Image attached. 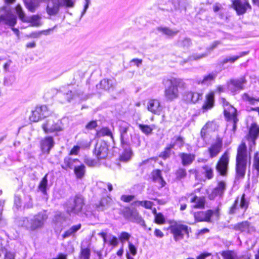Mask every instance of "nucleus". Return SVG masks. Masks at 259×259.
I'll list each match as a JSON object with an SVG mask.
<instances>
[{
  "instance_id": "1",
  "label": "nucleus",
  "mask_w": 259,
  "mask_h": 259,
  "mask_svg": "<svg viewBox=\"0 0 259 259\" xmlns=\"http://www.w3.org/2000/svg\"><path fill=\"white\" fill-rule=\"evenodd\" d=\"M48 215L46 211H41L32 217H21L17 221L18 226L23 227L29 232H33L42 228Z\"/></svg>"
},
{
  "instance_id": "2",
  "label": "nucleus",
  "mask_w": 259,
  "mask_h": 259,
  "mask_svg": "<svg viewBox=\"0 0 259 259\" xmlns=\"http://www.w3.org/2000/svg\"><path fill=\"white\" fill-rule=\"evenodd\" d=\"M247 147L244 142H242L238 146L236 158V178L239 179L244 178L247 166Z\"/></svg>"
},
{
  "instance_id": "3",
  "label": "nucleus",
  "mask_w": 259,
  "mask_h": 259,
  "mask_svg": "<svg viewBox=\"0 0 259 259\" xmlns=\"http://www.w3.org/2000/svg\"><path fill=\"white\" fill-rule=\"evenodd\" d=\"M84 198L80 194L70 197L64 204L66 212L69 215H78L82 211L84 204Z\"/></svg>"
},
{
  "instance_id": "4",
  "label": "nucleus",
  "mask_w": 259,
  "mask_h": 259,
  "mask_svg": "<svg viewBox=\"0 0 259 259\" xmlns=\"http://www.w3.org/2000/svg\"><path fill=\"white\" fill-rule=\"evenodd\" d=\"M222 102L224 106L225 117L229 122L227 126L228 127L231 126V130L234 133L236 131V123L238 120L237 117V110L225 99H222Z\"/></svg>"
},
{
  "instance_id": "5",
  "label": "nucleus",
  "mask_w": 259,
  "mask_h": 259,
  "mask_svg": "<svg viewBox=\"0 0 259 259\" xmlns=\"http://www.w3.org/2000/svg\"><path fill=\"white\" fill-rule=\"evenodd\" d=\"M168 81L169 85L165 88L164 96L167 101H172L179 97L178 88H184L185 83L180 79H170Z\"/></svg>"
},
{
  "instance_id": "6",
  "label": "nucleus",
  "mask_w": 259,
  "mask_h": 259,
  "mask_svg": "<svg viewBox=\"0 0 259 259\" xmlns=\"http://www.w3.org/2000/svg\"><path fill=\"white\" fill-rule=\"evenodd\" d=\"M74 0H51L47 3L46 12L50 16H55L58 14L60 8H73L74 6Z\"/></svg>"
},
{
  "instance_id": "7",
  "label": "nucleus",
  "mask_w": 259,
  "mask_h": 259,
  "mask_svg": "<svg viewBox=\"0 0 259 259\" xmlns=\"http://www.w3.org/2000/svg\"><path fill=\"white\" fill-rule=\"evenodd\" d=\"M41 127L46 134L60 132L63 130L62 120L54 116H51L44 121Z\"/></svg>"
},
{
  "instance_id": "8",
  "label": "nucleus",
  "mask_w": 259,
  "mask_h": 259,
  "mask_svg": "<svg viewBox=\"0 0 259 259\" xmlns=\"http://www.w3.org/2000/svg\"><path fill=\"white\" fill-rule=\"evenodd\" d=\"M123 215L125 219L137 223L143 227L144 229H146V225L145 221L136 209L126 207L123 210Z\"/></svg>"
},
{
  "instance_id": "9",
  "label": "nucleus",
  "mask_w": 259,
  "mask_h": 259,
  "mask_svg": "<svg viewBox=\"0 0 259 259\" xmlns=\"http://www.w3.org/2000/svg\"><path fill=\"white\" fill-rule=\"evenodd\" d=\"M191 228H189L186 225L177 223L171 225L170 226V232L172 234L174 239L176 241L182 240L185 235L189 237V230Z\"/></svg>"
},
{
  "instance_id": "10",
  "label": "nucleus",
  "mask_w": 259,
  "mask_h": 259,
  "mask_svg": "<svg viewBox=\"0 0 259 259\" xmlns=\"http://www.w3.org/2000/svg\"><path fill=\"white\" fill-rule=\"evenodd\" d=\"M131 125L125 121H121L118 125V130L120 134V140L122 147H127L130 145V138L132 135L128 134Z\"/></svg>"
},
{
  "instance_id": "11",
  "label": "nucleus",
  "mask_w": 259,
  "mask_h": 259,
  "mask_svg": "<svg viewBox=\"0 0 259 259\" xmlns=\"http://www.w3.org/2000/svg\"><path fill=\"white\" fill-rule=\"evenodd\" d=\"M246 80L244 77L231 79L227 82V88L233 95L238 93L244 89Z\"/></svg>"
},
{
  "instance_id": "12",
  "label": "nucleus",
  "mask_w": 259,
  "mask_h": 259,
  "mask_svg": "<svg viewBox=\"0 0 259 259\" xmlns=\"http://www.w3.org/2000/svg\"><path fill=\"white\" fill-rule=\"evenodd\" d=\"M16 11L19 18L23 22L30 23L32 26H38L40 25V17L38 15H33L30 17H27L23 11L21 6L18 5L16 7Z\"/></svg>"
},
{
  "instance_id": "13",
  "label": "nucleus",
  "mask_w": 259,
  "mask_h": 259,
  "mask_svg": "<svg viewBox=\"0 0 259 259\" xmlns=\"http://www.w3.org/2000/svg\"><path fill=\"white\" fill-rule=\"evenodd\" d=\"M229 155L225 152L220 158L216 165V169L222 176H225L227 172L229 164Z\"/></svg>"
},
{
  "instance_id": "14",
  "label": "nucleus",
  "mask_w": 259,
  "mask_h": 259,
  "mask_svg": "<svg viewBox=\"0 0 259 259\" xmlns=\"http://www.w3.org/2000/svg\"><path fill=\"white\" fill-rule=\"evenodd\" d=\"M108 146L105 142H98L95 148L94 154L99 159L105 158L108 155Z\"/></svg>"
},
{
  "instance_id": "15",
  "label": "nucleus",
  "mask_w": 259,
  "mask_h": 259,
  "mask_svg": "<svg viewBox=\"0 0 259 259\" xmlns=\"http://www.w3.org/2000/svg\"><path fill=\"white\" fill-rule=\"evenodd\" d=\"M233 6L238 15H242L246 12L248 9H251V6L248 2L245 1L234 0Z\"/></svg>"
},
{
  "instance_id": "16",
  "label": "nucleus",
  "mask_w": 259,
  "mask_h": 259,
  "mask_svg": "<svg viewBox=\"0 0 259 259\" xmlns=\"http://www.w3.org/2000/svg\"><path fill=\"white\" fill-rule=\"evenodd\" d=\"M54 145V139L51 136L46 137L40 141V149L43 153L49 154Z\"/></svg>"
},
{
  "instance_id": "17",
  "label": "nucleus",
  "mask_w": 259,
  "mask_h": 259,
  "mask_svg": "<svg viewBox=\"0 0 259 259\" xmlns=\"http://www.w3.org/2000/svg\"><path fill=\"white\" fill-rule=\"evenodd\" d=\"M223 146L222 139L218 138L208 149L209 156L211 158L215 157L221 152Z\"/></svg>"
},
{
  "instance_id": "18",
  "label": "nucleus",
  "mask_w": 259,
  "mask_h": 259,
  "mask_svg": "<svg viewBox=\"0 0 259 259\" xmlns=\"http://www.w3.org/2000/svg\"><path fill=\"white\" fill-rule=\"evenodd\" d=\"M213 213V212L212 210H208L206 211H199L194 212L193 215L195 221L197 222H209Z\"/></svg>"
},
{
  "instance_id": "19",
  "label": "nucleus",
  "mask_w": 259,
  "mask_h": 259,
  "mask_svg": "<svg viewBox=\"0 0 259 259\" xmlns=\"http://www.w3.org/2000/svg\"><path fill=\"white\" fill-rule=\"evenodd\" d=\"M61 92L63 93L66 100L68 102H70L71 100L75 99L77 98H80L83 93L80 89L71 91L67 90L65 87H63L62 88Z\"/></svg>"
},
{
  "instance_id": "20",
  "label": "nucleus",
  "mask_w": 259,
  "mask_h": 259,
  "mask_svg": "<svg viewBox=\"0 0 259 259\" xmlns=\"http://www.w3.org/2000/svg\"><path fill=\"white\" fill-rule=\"evenodd\" d=\"M17 22L16 17L10 13L0 16V25L6 24L10 26H14Z\"/></svg>"
},
{
  "instance_id": "21",
  "label": "nucleus",
  "mask_w": 259,
  "mask_h": 259,
  "mask_svg": "<svg viewBox=\"0 0 259 259\" xmlns=\"http://www.w3.org/2000/svg\"><path fill=\"white\" fill-rule=\"evenodd\" d=\"M147 109L153 114H159L162 110L160 101L157 99H150L147 104Z\"/></svg>"
},
{
  "instance_id": "22",
  "label": "nucleus",
  "mask_w": 259,
  "mask_h": 259,
  "mask_svg": "<svg viewBox=\"0 0 259 259\" xmlns=\"http://www.w3.org/2000/svg\"><path fill=\"white\" fill-rule=\"evenodd\" d=\"M226 189V183L223 181H221L218 183L216 187L212 191L209 195L210 199H213L216 196L222 197Z\"/></svg>"
},
{
  "instance_id": "23",
  "label": "nucleus",
  "mask_w": 259,
  "mask_h": 259,
  "mask_svg": "<svg viewBox=\"0 0 259 259\" xmlns=\"http://www.w3.org/2000/svg\"><path fill=\"white\" fill-rule=\"evenodd\" d=\"M234 228L236 231L247 233H250L254 231V228L250 226V223L247 221L242 222L236 225Z\"/></svg>"
},
{
  "instance_id": "24",
  "label": "nucleus",
  "mask_w": 259,
  "mask_h": 259,
  "mask_svg": "<svg viewBox=\"0 0 259 259\" xmlns=\"http://www.w3.org/2000/svg\"><path fill=\"white\" fill-rule=\"evenodd\" d=\"M171 4L175 11L181 12L182 10H186L188 5V0H171Z\"/></svg>"
},
{
  "instance_id": "25",
  "label": "nucleus",
  "mask_w": 259,
  "mask_h": 259,
  "mask_svg": "<svg viewBox=\"0 0 259 259\" xmlns=\"http://www.w3.org/2000/svg\"><path fill=\"white\" fill-rule=\"evenodd\" d=\"M217 74L214 72H211L209 74L203 77V79H200L197 81L198 84H201L204 85L208 86L211 85L215 80Z\"/></svg>"
},
{
  "instance_id": "26",
  "label": "nucleus",
  "mask_w": 259,
  "mask_h": 259,
  "mask_svg": "<svg viewBox=\"0 0 259 259\" xmlns=\"http://www.w3.org/2000/svg\"><path fill=\"white\" fill-rule=\"evenodd\" d=\"M224 259H250V255L248 253L240 256H236L231 251H224L222 253Z\"/></svg>"
},
{
  "instance_id": "27",
  "label": "nucleus",
  "mask_w": 259,
  "mask_h": 259,
  "mask_svg": "<svg viewBox=\"0 0 259 259\" xmlns=\"http://www.w3.org/2000/svg\"><path fill=\"white\" fill-rule=\"evenodd\" d=\"M79 162L77 159H72L69 157H66L64 159V162L61 166L65 170L68 168L74 169V167L76 166L75 164Z\"/></svg>"
},
{
  "instance_id": "28",
  "label": "nucleus",
  "mask_w": 259,
  "mask_h": 259,
  "mask_svg": "<svg viewBox=\"0 0 259 259\" xmlns=\"http://www.w3.org/2000/svg\"><path fill=\"white\" fill-rule=\"evenodd\" d=\"M247 54V52H240L238 55L234 56L233 57L228 56L225 58L221 61V64L223 66L225 65L226 64L229 63L230 64L234 63L236 61H237L240 58L243 57Z\"/></svg>"
},
{
  "instance_id": "29",
  "label": "nucleus",
  "mask_w": 259,
  "mask_h": 259,
  "mask_svg": "<svg viewBox=\"0 0 259 259\" xmlns=\"http://www.w3.org/2000/svg\"><path fill=\"white\" fill-rule=\"evenodd\" d=\"M184 166L190 165L195 159V155L191 154L182 153L179 154Z\"/></svg>"
},
{
  "instance_id": "30",
  "label": "nucleus",
  "mask_w": 259,
  "mask_h": 259,
  "mask_svg": "<svg viewBox=\"0 0 259 259\" xmlns=\"http://www.w3.org/2000/svg\"><path fill=\"white\" fill-rule=\"evenodd\" d=\"M122 147L124 149V151L120 156V160L123 162H127L131 158L133 155V152L130 145L127 147Z\"/></svg>"
},
{
  "instance_id": "31",
  "label": "nucleus",
  "mask_w": 259,
  "mask_h": 259,
  "mask_svg": "<svg viewBox=\"0 0 259 259\" xmlns=\"http://www.w3.org/2000/svg\"><path fill=\"white\" fill-rule=\"evenodd\" d=\"M214 104V94L211 92L206 96V101L202 106V109L204 111H207L211 109Z\"/></svg>"
},
{
  "instance_id": "32",
  "label": "nucleus",
  "mask_w": 259,
  "mask_h": 259,
  "mask_svg": "<svg viewBox=\"0 0 259 259\" xmlns=\"http://www.w3.org/2000/svg\"><path fill=\"white\" fill-rule=\"evenodd\" d=\"M152 178L153 181L160 184L161 187H163L165 184L163 179L161 176V172L159 169H156L152 172Z\"/></svg>"
},
{
  "instance_id": "33",
  "label": "nucleus",
  "mask_w": 259,
  "mask_h": 259,
  "mask_svg": "<svg viewBox=\"0 0 259 259\" xmlns=\"http://www.w3.org/2000/svg\"><path fill=\"white\" fill-rule=\"evenodd\" d=\"M191 203H195L193 207L195 208H203L205 205V199L203 197H198L197 196H193L190 199Z\"/></svg>"
},
{
  "instance_id": "34",
  "label": "nucleus",
  "mask_w": 259,
  "mask_h": 259,
  "mask_svg": "<svg viewBox=\"0 0 259 259\" xmlns=\"http://www.w3.org/2000/svg\"><path fill=\"white\" fill-rule=\"evenodd\" d=\"M81 224H80L72 226L64 232L62 235V238L65 239L70 236L73 237L75 234L81 228Z\"/></svg>"
},
{
  "instance_id": "35",
  "label": "nucleus",
  "mask_w": 259,
  "mask_h": 259,
  "mask_svg": "<svg viewBox=\"0 0 259 259\" xmlns=\"http://www.w3.org/2000/svg\"><path fill=\"white\" fill-rule=\"evenodd\" d=\"M96 136L100 138L104 136H108L111 138L112 141H114V137L111 131L107 127H103L100 130L97 131Z\"/></svg>"
},
{
  "instance_id": "36",
  "label": "nucleus",
  "mask_w": 259,
  "mask_h": 259,
  "mask_svg": "<svg viewBox=\"0 0 259 259\" xmlns=\"http://www.w3.org/2000/svg\"><path fill=\"white\" fill-rule=\"evenodd\" d=\"M36 108L39 112L42 118L48 117L52 113L51 110L46 105H38Z\"/></svg>"
},
{
  "instance_id": "37",
  "label": "nucleus",
  "mask_w": 259,
  "mask_h": 259,
  "mask_svg": "<svg viewBox=\"0 0 259 259\" xmlns=\"http://www.w3.org/2000/svg\"><path fill=\"white\" fill-rule=\"evenodd\" d=\"M115 84V81L112 79H104L100 81V86L105 90H109Z\"/></svg>"
},
{
  "instance_id": "38",
  "label": "nucleus",
  "mask_w": 259,
  "mask_h": 259,
  "mask_svg": "<svg viewBox=\"0 0 259 259\" xmlns=\"http://www.w3.org/2000/svg\"><path fill=\"white\" fill-rule=\"evenodd\" d=\"M26 7L31 12H34L38 6L37 0H24Z\"/></svg>"
},
{
  "instance_id": "39",
  "label": "nucleus",
  "mask_w": 259,
  "mask_h": 259,
  "mask_svg": "<svg viewBox=\"0 0 259 259\" xmlns=\"http://www.w3.org/2000/svg\"><path fill=\"white\" fill-rule=\"evenodd\" d=\"M157 30L168 36H173L176 35L179 32V31L176 29H171L166 27H159L157 28Z\"/></svg>"
},
{
  "instance_id": "40",
  "label": "nucleus",
  "mask_w": 259,
  "mask_h": 259,
  "mask_svg": "<svg viewBox=\"0 0 259 259\" xmlns=\"http://www.w3.org/2000/svg\"><path fill=\"white\" fill-rule=\"evenodd\" d=\"M74 174L77 179H82L85 172V167L83 164L76 166L74 168Z\"/></svg>"
},
{
  "instance_id": "41",
  "label": "nucleus",
  "mask_w": 259,
  "mask_h": 259,
  "mask_svg": "<svg viewBox=\"0 0 259 259\" xmlns=\"http://www.w3.org/2000/svg\"><path fill=\"white\" fill-rule=\"evenodd\" d=\"M207 56V54L204 53L202 54H194L191 56H190L187 59L184 60V61L181 62L182 65H184V64L192 61L194 60H198L202 58L205 57Z\"/></svg>"
},
{
  "instance_id": "42",
  "label": "nucleus",
  "mask_w": 259,
  "mask_h": 259,
  "mask_svg": "<svg viewBox=\"0 0 259 259\" xmlns=\"http://www.w3.org/2000/svg\"><path fill=\"white\" fill-rule=\"evenodd\" d=\"M109 198H103L98 203L96 204V207L98 211H103L105 209L108 205L109 202Z\"/></svg>"
},
{
  "instance_id": "43",
  "label": "nucleus",
  "mask_w": 259,
  "mask_h": 259,
  "mask_svg": "<svg viewBox=\"0 0 259 259\" xmlns=\"http://www.w3.org/2000/svg\"><path fill=\"white\" fill-rule=\"evenodd\" d=\"M47 176L48 175L46 174L38 186V190L44 194H46L47 193V187L48 186Z\"/></svg>"
},
{
  "instance_id": "44",
  "label": "nucleus",
  "mask_w": 259,
  "mask_h": 259,
  "mask_svg": "<svg viewBox=\"0 0 259 259\" xmlns=\"http://www.w3.org/2000/svg\"><path fill=\"white\" fill-rule=\"evenodd\" d=\"M43 118L41 116L39 112L35 107V109L31 111V115L29 116V120L32 122H38Z\"/></svg>"
},
{
  "instance_id": "45",
  "label": "nucleus",
  "mask_w": 259,
  "mask_h": 259,
  "mask_svg": "<svg viewBox=\"0 0 259 259\" xmlns=\"http://www.w3.org/2000/svg\"><path fill=\"white\" fill-rule=\"evenodd\" d=\"M242 99L244 101L247 102L251 105H255L256 102H259V97L255 98L251 97L247 93H244L242 96Z\"/></svg>"
},
{
  "instance_id": "46",
  "label": "nucleus",
  "mask_w": 259,
  "mask_h": 259,
  "mask_svg": "<svg viewBox=\"0 0 259 259\" xmlns=\"http://www.w3.org/2000/svg\"><path fill=\"white\" fill-rule=\"evenodd\" d=\"M91 250L89 248H81L79 255V259H90Z\"/></svg>"
},
{
  "instance_id": "47",
  "label": "nucleus",
  "mask_w": 259,
  "mask_h": 259,
  "mask_svg": "<svg viewBox=\"0 0 259 259\" xmlns=\"http://www.w3.org/2000/svg\"><path fill=\"white\" fill-rule=\"evenodd\" d=\"M139 128L143 133L146 135H149L152 133L153 128L151 126L143 124H139Z\"/></svg>"
},
{
  "instance_id": "48",
  "label": "nucleus",
  "mask_w": 259,
  "mask_h": 259,
  "mask_svg": "<svg viewBox=\"0 0 259 259\" xmlns=\"http://www.w3.org/2000/svg\"><path fill=\"white\" fill-rule=\"evenodd\" d=\"M79 145H80V146H78V145L74 146L72 148V149L71 150V151H70L69 154L70 155H77L79 151L80 147H82L83 148H88L90 146V145L88 142H86L85 143V144L83 145H82L81 143H80Z\"/></svg>"
},
{
  "instance_id": "49",
  "label": "nucleus",
  "mask_w": 259,
  "mask_h": 259,
  "mask_svg": "<svg viewBox=\"0 0 259 259\" xmlns=\"http://www.w3.org/2000/svg\"><path fill=\"white\" fill-rule=\"evenodd\" d=\"M173 140H175V142L170 144V146L173 148H174L175 146H177L179 148H181L184 145V140L182 137L179 136V137H175L173 138Z\"/></svg>"
},
{
  "instance_id": "50",
  "label": "nucleus",
  "mask_w": 259,
  "mask_h": 259,
  "mask_svg": "<svg viewBox=\"0 0 259 259\" xmlns=\"http://www.w3.org/2000/svg\"><path fill=\"white\" fill-rule=\"evenodd\" d=\"M248 204V201L245 198V194H243L240 201L239 207L243 210V213H244L247 209Z\"/></svg>"
},
{
  "instance_id": "51",
  "label": "nucleus",
  "mask_w": 259,
  "mask_h": 259,
  "mask_svg": "<svg viewBox=\"0 0 259 259\" xmlns=\"http://www.w3.org/2000/svg\"><path fill=\"white\" fill-rule=\"evenodd\" d=\"M176 176L177 180H180L184 179L187 176V172L185 168H179L176 171Z\"/></svg>"
},
{
  "instance_id": "52",
  "label": "nucleus",
  "mask_w": 259,
  "mask_h": 259,
  "mask_svg": "<svg viewBox=\"0 0 259 259\" xmlns=\"http://www.w3.org/2000/svg\"><path fill=\"white\" fill-rule=\"evenodd\" d=\"M259 134V126L257 124H252L249 130V134L254 138H255Z\"/></svg>"
},
{
  "instance_id": "53",
  "label": "nucleus",
  "mask_w": 259,
  "mask_h": 259,
  "mask_svg": "<svg viewBox=\"0 0 259 259\" xmlns=\"http://www.w3.org/2000/svg\"><path fill=\"white\" fill-rule=\"evenodd\" d=\"M191 44L192 42L191 39L187 37L182 40L179 41L178 42V45L184 48H188L191 45Z\"/></svg>"
},
{
  "instance_id": "54",
  "label": "nucleus",
  "mask_w": 259,
  "mask_h": 259,
  "mask_svg": "<svg viewBox=\"0 0 259 259\" xmlns=\"http://www.w3.org/2000/svg\"><path fill=\"white\" fill-rule=\"evenodd\" d=\"M203 169L204 170L205 176L208 179H211L213 176V169L208 165L203 166Z\"/></svg>"
},
{
  "instance_id": "55",
  "label": "nucleus",
  "mask_w": 259,
  "mask_h": 259,
  "mask_svg": "<svg viewBox=\"0 0 259 259\" xmlns=\"http://www.w3.org/2000/svg\"><path fill=\"white\" fill-rule=\"evenodd\" d=\"M147 209H151L153 205V203L150 201H137L135 202Z\"/></svg>"
},
{
  "instance_id": "56",
  "label": "nucleus",
  "mask_w": 259,
  "mask_h": 259,
  "mask_svg": "<svg viewBox=\"0 0 259 259\" xmlns=\"http://www.w3.org/2000/svg\"><path fill=\"white\" fill-rule=\"evenodd\" d=\"M153 213L155 214V222L156 223L159 224H162L164 223L165 219H164L163 215L161 213H159L157 214L156 213L155 209L153 211Z\"/></svg>"
},
{
  "instance_id": "57",
  "label": "nucleus",
  "mask_w": 259,
  "mask_h": 259,
  "mask_svg": "<svg viewBox=\"0 0 259 259\" xmlns=\"http://www.w3.org/2000/svg\"><path fill=\"white\" fill-rule=\"evenodd\" d=\"M131 237V235L126 232H122L119 236V239L122 243H124L126 241H128Z\"/></svg>"
},
{
  "instance_id": "58",
  "label": "nucleus",
  "mask_w": 259,
  "mask_h": 259,
  "mask_svg": "<svg viewBox=\"0 0 259 259\" xmlns=\"http://www.w3.org/2000/svg\"><path fill=\"white\" fill-rule=\"evenodd\" d=\"M238 202H239V197H238L235 200L234 203L233 204V205L230 207V209L229 210L230 214L235 213L236 212V210L239 208L237 207Z\"/></svg>"
},
{
  "instance_id": "59",
  "label": "nucleus",
  "mask_w": 259,
  "mask_h": 259,
  "mask_svg": "<svg viewBox=\"0 0 259 259\" xmlns=\"http://www.w3.org/2000/svg\"><path fill=\"white\" fill-rule=\"evenodd\" d=\"M172 148V147L170 145L166 147L165 151L161 154L160 156L164 159L168 157L170 155L171 149Z\"/></svg>"
},
{
  "instance_id": "60",
  "label": "nucleus",
  "mask_w": 259,
  "mask_h": 259,
  "mask_svg": "<svg viewBox=\"0 0 259 259\" xmlns=\"http://www.w3.org/2000/svg\"><path fill=\"white\" fill-rule=\"evenodd\" d=\"M84 161L87 165L91 167L95 166L98 163L96 160L90 158H85Z\"/></svg>"
},
{
  "instance_id": "61",
  "label": "nucleus",
  "mask_w": 259,
  "mask_h": 259,
  "mask_svg": "<svg viewBox=\"0 0 259 259\" xmlns=\"http://www.w3.org/2000/svg\"><path fill=\"white\" fill-rule=\"evenodd\" d=\"M118 240L117 237L111 235H110L109 244L113 246H116L118 245Z\"/></svg>"
},
{
  "instance_id": "62",
  "label": "nucleus",
  "mask_w": 259,
  "mask_h": 259,
  "mask_svg": "<svg viewBox=\"0 0 259 259\" xmlns=\"http://www.w3.org/2000/svg\"><path fill=\"white\" fill-rule=\"evenodd\" d=\"M253 166L257 171V174L259 175V155L257 154H256L254 156Z\"/></svg>"
},
{
  "instance_id": "63",
  "label": "nucleus",
  "mask_w": 259,
  "mask_h": 259,
  "mask_svg": "<svg viewBox=\"0 0 259 259\" xmlns=\"http://www.w3.org/2000/svg\"><path fill=\"white\" fill-rule=\"evenodd\" d=\"M25 203L24 205V208H31L33 206V203L31 198L30 196H27L25 197Z\"/></svg>"
},
{
  "instance_id": "64",
  "label": "nucleus",
  "mask_w": 259,
  "mask_h": 259,
  "mask_svg": "<svg viewBox=\"0 0 259 259\" xmlns=\"http://www.w3.org/2000/svg\"><path fill=\"white\" fill-rule=\"evenodd\" d=\"M97 122L96 120H93L89 122L86 125L85 128L88 130H92L97 126Z\"/></svg>"
}]
</instances>
